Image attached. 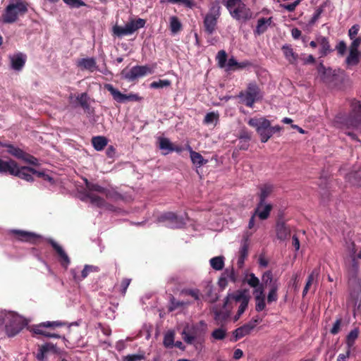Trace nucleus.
<instances>
[{"instance_id": "nucleus-23", "label": "nucleus", "mask_w": 361, "mask_h": 361, "mask_svg": "<svg viewBox=\"0 0 361 361\" xmlns=\"http://www.w3.org/2000/svg\"><path fill=\"white\" fill-rule=\"evenodd\" d=\"M145 25V20L142 18L138 19H131L126 23V26L128 30V32H129V35H132L135 31H137L138 29L142 28Z\"/></svg>"}, {"instance_id": "nucleus-51", "label": "nucleus", "mask_w": 361, "mask_h": 361, "mask_svg": "<svg viewBox=\"0 0 361 361\" xmlns=\"http://www.w3.org/2000/svg\"><path fill=\"white\" fill-rule=\"evenodd\" d=\"M318 275H319V270L318 269L313 270L312 271V273L309 275L305 287H307L308 288H310L312 282L314 281V279H316L317 278Z\"/></svg>"}, {"instance_id": "nucleus-54", "label": "nucleus", "mask_w": 361, "mask_h": 361, "mask_svg": "<svg viewBox=\"0 0 361 361\" xmlns=\"http://www.w3.org/2000/svg\"><path fill=\"white\" fill-rule=\"evenodd\" d=\"M322 7L323 6H321L316 10L315 13H314L313 16L312 17L310 21V25H313L319 18L321 14L323 12Z\"/></svg>"}, {"instance_id": "nucleus-29", "label": "nucleus", "mask_w": 361, "mask_h": 361, "mask_svg": "<svg viewBox=\"0 0 361 361\" xmlns=\"http://www.w3.org/2000/svg\"><path fill=\"white\" fill-rule=\"evenodd\" d=\"M282 50L286 59L290 63H295L298 60V55L293 51V49L288 45L282 47Z\"/></svg>"}, {"instance_id": "nucleus-25", "label": "nucleus", "mask_w": 361, "mask_h": 361, "mask_svg": "<svg viewBox=\"0 0 361 361\" xmlns=\"http://www.w3.org/2000/svg\"><path fill=\"white\" fill-rule=\"evenodd\" d=\"M50 243L61 258L63 265L67 267L70 263V259L66 253L65 252V251L63 250L62 247L52 240H50Z\"/></svg>"}, {"instance_id": "nucleus-63", "label": "nucleus", "mask_w": 361, "mask_h": 361, "mask_svg": "<svg viewBox=\"0 0 361 361\" xmlns=\"http://www.w3.org/2000/svg\"><path fill=\"white\" fill-rule=\"evenodd\" d=\"M291 35L294 39H298L301 36V31L298 28H293L291 30Z\"/></svg>"}, {"instance_id": "nucleus-14", "label": "nucleus", "mask_w": 361, "mask_h": 361, "mask_svg": "<svg viewBox=\"0 0 361 361\" xmlns=\"http://www.w3.org/2000/svg\"><path fill=\"white\" fill-rule=\"evenodd\" d=\"M262 281L267 285L270 283V290L267 295L268 302L276 301L278 299L277 290L279 283L276 280H273L271 272H266L262 276Z\"/></svg>"}, {"instance_id": "nucleus-4", "label": "nucleus", "mask_w": 361, "mask_h": 361, "mask_svg": "<svg viewBox=\"0 0 361 361\" xmlns=\"http://www.w3.org/2000/svg\"><path fill=\"white\" fill-rule=\"evenodd\" d=\"M28 4L21 0H11L5 8L2 15V19L5 23L16 22L19 16H23L27 12Z\"/></svg>"}, {"instance_id": "nucleus-28", "label": "nucleus", "mask_w": 361, "mask_h": 361, "mask_svg": "<svg viewBox=\"0 0 361 361\" xmlns=\"http://www.w3.org/2000/svg\"><path fill=\"white\" fill-rule=\"evenodd\" d=\"M92 143L96 150L101 151L106 146L108 140L105 137L97 136L92 137Z\"/></svg>"}, {"instance_id": "nucleus-35", "label": "nucleus", "mask_w": 361, "mask_h": 361, "mask_svg": "<svg viewBox=\"0 0 361 361\" xmlns=\"http://www.w3.org/2000/svg\"><path fill=\"white\" fill-rule=\"evenodd\" d=\"M112 34L114 36L117 37H122L125 35H130L126 25L124 27H121L118 25L113 26Z\"/></svg>"}, {"instance_id": "nucleus-60", "label": "nucleus", "mask_w": 361, "mask_h": 361, "mask_svg": "<svg viewBox=\"0 0 361 361\" xmlns=\"http://www.w3.org/2000/svg\"><path fill=\"white\" fill-rule=\"evenodd\" d=\"M166 1L169 3H172V4L181 3V4L188 6L190 7L192 4V1L190 0H166Z\"/></svg>"}, {"instance_id": "nucleus-33", "label": "nucleus", "mask_w": 361, "mask_h": 361, "mask_svg": "<svg viewBox=\"0 0 361 361\" xmlns=\"http://www.w3.org/2000/svg\"><path fill=\"white\" fill-rule=\"evenodd\" d=\"M209 263L214 269L221 270L224 266V257L223 256L213 257L209 260Z\"/></svg>"}, {"instance_id": "nucleus-8", "label": "nucleus", "mask_w": 361, "mask_h": 361, "mask_svg": "<svg viewBox=\"0 0 361 361\" xmlns=\"http://www.w3.org/2000/svg\"><path fill=\"white\" fill-rule=\"evenodd\" d=\"M104 87L111 93L113 99L119 103H125L127 102H140L142 99V98L137 94H123L118 90L114 88L111 84H106Z\"/></svg>"}, {"instance_id": "nucleus-49", "label": "nucleus", "mask_w": 361, "mask_h": 361, "mask_svg": "<svg viewBox=\"0 0 361 361\" xmlns=\"http://www.w3.org/2000/svg\"><path fill=\"white\" fill-rule=\"evenodd\" d=\"M212 336L214 338H224L227 336L226 330L224 328H219L212 332Z\"/></svg>"}, {"instance_id": "nucleus-38", "label": "nucleus", "mask_w": 361, "mask_h": 361, "mask_svg": "<svg viewBox=\"0 0 361 361\" xmlns=\"http://www.w3.org/2000/svg\"><path fill=\"white\" fill-rule=\"evenodd\" d=\"M252 327L249 325L243 326L240 328H238L235 330V337L236 338L238 337H244L249 334L251 331Z\"/></svg>"}, {"instance_id": "nucleus-13", "label": "nucleus", "mask_w": 361, "mask_h": 361, "mask_svg": "<svg viewBox=\"0 0 361 361\" xmlns=\"http://www.w3.org/2000/svg\"><path fill=\"white\" fill-rule=\"evenodd\" d=\"M87 193L86 198L93 204L97 206H102L103 204V200L97 195L93 194V192H104V189L98 185L89 183L87 180H85Z\"/></svg>"}, {"instance_id": "nucleus-44", "label": "nucleus", "mask_w": 361, "mask_h": 361, "mask_svg": "<svg viewBox=\"0 0 361 361\" xmlns=\"http://www.w3.org/2000/svg\"><path fill=\"white\" fill-rule=\"evenodd\" d=\"M300 0H295L293 3L289 4H280V7L287 10L288 11L292 12L295 10V8L300 4Z\"/></svg>"}, {"instance_id": "nucleus-56", "label": "nucleus", "mask_w": 361, "mask_h": 361, "mask_svg": "<svg viewBox=\"0 0 361 361\" xmlns=\"http://www.w3.org/2000/svg\"><path fill=\"white\" fill-rule=\"evenodd\" d=\"M353 42L350 46V49L358 51V48L361 45V37H357L352 39Z\"/></svg>"}, {"instance_id": "nucleus-45", "label": "nucleus", "mask_w": 361, "mask_h": 361, "mask_svg": "<svg viewBox=\"0 0 361 361\" xmlns=\"http://www.w3.org/2000/svg\"><path fill=\"white\" fill-rule=\"evenodd\" d=\"M64 3L73 8H79L85 6L82 0H63Z\"/></svg>"}, {"instance_id": "nucleus-39", "label": "nucleus", "mask_w": 361, "mask_h": 361, "mask_svg": "<svg viewBox=\"0 0 361 361\" xmlns=\"http://www.w3.org/2000/svg\"><path fill=\"white\" fill-rule=\"evenodd\" d=\"M18 238L21 240H30L31 239L36 237V235L32 233L16 231H15Z\"/></svg>"}, {"instance_id": "nucleus-15", "label": "nucleus", "mask_w": 361, "mask_h": 361, "mask_svg": "<svg viewBox=\"0 0 361 361\" xmlns=\"http://www.w3.org/2000/svg\"><path fill=\"white\" fill-rule=\"evenodd\" d=\"M153 72L154 67L149 66H136L133 67L128 73H126L125 78L129 80H133L137 78L152 74Z\"/></svg>"}, {"instance_id": "nucleus-58", "label": "nucleus", "mask_w": 361, "mask_h": 361, "mask_svg": "<svg viewBox=\"0 0 361 361\" xmlns=\"http://www.w3.org/2000/svg\"><path fill=\"white\" fill-rule=\"evenodd\" d=\"M338 52L343 55L346 51V44L344 42H340L336 47Z\"/></svg>"}, {"instance_id": "nucleus-16", "label": "nucleus", "mask_w": 361, "mask_h": 361, "mask_svg": "<svg viewBox=\"0 0 361 361\" xmlns=\"http://www.w3.org/2000/svg\"><path fill=\"white\" fill-rule=\"evenodd\" d=\"M318 77L319 79L326 84L334 82L337 77L336 71L331 68H326L322 63H319L317 67Z\"/></svg>"}, {"instance_id": "nucleus-48", "label": "nucleus", "mask_w": 361, "mask_h": 361, "mask_svg": "<svg viewBox=\"0 0 361 361\" xmlns=\"http://www.w3.org/2000/svg\"><path fill=\"white\" fill-rule=\"evenodd\" d=\"M253 294L255 295V299L265 297L263 285L260 284L258 286L254 287Z\"/></svg>"}, {"instance_id": "nucleus-47", "label": "nucleus", "mask_w": 361, "mask_h": 361, "mask_svg": "<svg viewBox=\"0 0 361 361\" xmlns=\"http://www.w3.org/2000/svg\"><path fill=\"white\" fill-rule=\"evenodd\" d=\"M341 324H342L341 318L337 319L335 321L332 328L330 329V332L333 335H336V334H338L339 332V331L341 330Z\"/></svg>"}, {"instance_id": "nucleus-27", "label": "nucleus", "mask_w": 361, "mask_h": 361, "mask_svg": "<svg viewBox=\"0 0 361 361\" xmlns=\"http://www.w3.org/2000/svg\"><path fill=\"white\" fill-rule=\"evenodd\" d=\"M274 187L271 184H264L259 187V202H265V199L273 192Z\"/></svg>"}, {"instance_id": "nucleus-7", "label": "nucleus", "mask_w": 361, "mask_h": 361, "mask_svg": "<svg viewBox=\"0 0 361 361\" xmlns=\"http://www.w3.org/2000/svg\"><path fill=\"white\" fill-rule=\"evenodd\" d=\"M248 124L255 128L262 142H267L271 138L269 121L268 119L264 117L252 118L249 119Z\"/></svg>"}, {"instance_id": "nucleus-1", "label": "nucleus", "mask_w": 361, "mask_h": 361, "mask_svg": "<svg viewBox=\"0 0 361 361\" xmlns=\"http://www.w3.org/2000/svg\"><path fill=\"white\" fill-rule=\"evenodd\" d=\"M250 295L247 290H238L228 293L225 298L222 310L216 313V318L224 320L233 314L234 321H238L248 307Z\"/></svg>"}, {"instance_id": "nucleus-3", "label": "nucleus", "mask_w": 361, "mask_h": 361, "mask_svg": "<svg viewBox=\"0 0 361 361\" xmlns=\"http://www.w3.org/2000/svg\"><path fill=\"white\" fill-rule=\"evenodd\" d=\"M5 324L6 335L16 336L27 325V320L14 312L0 311V326Z\"/></svg>"}, {"instance_id": "nucleus-61", "label": "nucleus", "mask_w": 361, "mask_h": 361, "mask_svg": "<svg viewBox=\"0 0 361 361\" xmlns=\"http://www.w3.org/2000/svg\"><path fill=\"white\" fill-rule=\"evenodd\" d=\"M359 336V331L357 328H354L350 331L348 335L347 338H357Z\"/></svg>"}, {"instance_id": "nucleus-50", "label": "nucleus", "mask_w": 361, "mask_h": 361, "mask_svg": "<svg viewBox=\"0 0 361 361\" xmlns=\"http://www.w3.org/2000/svg\"><path fill=\"white\" fill-rule=\"evenodd\" d=\"M255 302H256L255 309L257 312H261L265 308V306H266L265 297L255 298Z\"/></svg>"}, {"instance_id": "nucleus-53", "label": "nucleus", "mask_w": 361, "mask_h": 361, "mask_svg": "<svg viewBox=\"0 0 361 361\" xmlns=\"http://www.w3.org/2000/svg\"><path fill=\"white\" fill-rule=\"evenodd\" d=\"M217 59L219 61V64L221 67H224L225 66V63L226 61V54L224 51H220L217 54Z\"/></svg>"}, {"instance_id": "nucleus-40", "label": "nucleus", "mask_w": 361, "mask_h": 361, "mask_svg": "<svg viewBox=\"0 0 361 361\" xmlns=\"http://www.w3.org/2000/svg\"><path fill=\"white\" fill-rule=\"evenodd\" d=\"M76 99L83 109H89V97L86 93L78 95Z\"/></svg>"}, {"instance_id": "nucleus-36", "label": "nucleus", "mask_w": 361, "mask_h": 361, "mask_svg": "<svg viewBox=\"0 0 361 361\" xmlns=\"http://www.w3.org/2000/svg\"><path fill=\"white\" fill-rule=\"evenodd\" d=\"M359 62V52L358 51H355L350 49L349 54L346 59V63L348 65H356Z\"/></svg>"}, {"instance_id": "nucleus-59", "label": "nucleus", "mask_w": 361, "mask_h": 361, "mask_svg": "<svg viewBox=\"0 0 361 361\" xmlns=\"http://www.w3.org/2000/svg\"><path fill=\"white\" fill-rule=\"evenodd\" d=\"M223 2L226 8L231 6H236L238 3H241L242 0H223Z\"/></svg>"}, {"instance_id": "nucleus-5", "label": "nucleus", "mask_w": 361, "mask_h": 361, "mask_svg": "<svg viewBox=\"0 0 361 361\" xmlns=\"http://www.w3.org/2000/svg\"><path fill=\"white\" fill-rule=\"evenodd\" d=\"M221 16V6L219 0L213 1L210 6L209 12L205 15L204 18V27L205 31L211 35L216 27L218 19Z\"/></svg>"}, {"instance_id": "nucleus-42", "label": "nucleus", "mask_w": 361, "mask_h": 361, "mask_svg": "<svg viewBox=\"0 0 361 361\" xmlns=\"http://www.w3.org/2000/svg\"><path fill=\"white\" fill-rule=\"evenodd\" d=\"M190 302L188 301H179L175 298L171 300L170 310H176L178 307H182L188 305Z\"/></svg>"}, {"instance_id": "nucleus-21", "label": "nucleus", "mask_w": 361, "mask_h": 361, "mask_svg": "<svg viewBox=\"0 0 361 361\" xmlns=\"http://www.w3.org/2000/svg\"><path fill=\"white\" fill-rule=\"evenodd\" d=\"M236 280L234 270L233 269H226L224 273L222 274L221 278L219 279V285L220 287L224 288L227 285L228 281L235 282Z\"/></svg>"}, {"instance_id": "nucleus-62", "label": "nucleus", "mask_w": 361, "mask_h": 361, "mask_svg": "<svg viewBox=\"0 0 361 361\" xmlns=\"http://www.w3.org/2000/svg\"><path fill=\"white\" fill-rule=\"evenodd\" d=\"M247 245L246 243H244L240 250V257L245 258L247 255Z\"/></svg>"}, {"instance_id": "nucleus-22", "label": "nucleus", "mask_w": 361, "mask_h": 361, "mask_svg": "<svg viewBox=\"0 0 361 361\" xmlns=\"http://www.w3.org/2000/svg\"><path fill=\"white\" fill-rule=\"evenodd\" d=\"M77 65L81 70H88L91 72L97 68L96 61L93 58L81 59L78 61Z\"/></svg>"}, {"instance_id": "nucleus-46", "label": "nucleus", "mask_w": 361, "mask_h": 361, "mask_svg": "<svg viewBox=\"0 0 361 361\" xmlns=\"http://www.w3.org/2000/svg\"><path fill=\"white\" fill-rule=\"evenodd\" d=\"M145 358L144 354L128 355L123 357V361H137Z\"/></svg>"}, {"instance_id": "nucleus-10", "label": "nucleus", "mask_w": 361, "mask_h": 361, "mask_svg": "<svg viewBox=\"0 0 361 361\" xmlns=\"http://www.w3.org/2000/svg\"><path fill=\"white\" fill-rule=\"evenodd\" d=\"M61 325L62 324L59 322H47L34 326L32 331L37 335L55 338L58 336L53 332V329L54 327Z\"/></svg>"}, {"instance_id": "nucleus-2", "label": "nucleus", "mask_w": 361, "mask_h": 361, "mask_svg": "<svg viewBox=\"0 0 361 361\" xmlns=\"http://www.w3.org/2000/svg\"><path fill=\"white\" fill-rule=\"evenodd\" d=\"M9 173L11 175L16 176L25 180L26 181H32L33 176L42 177L44 180H51L48 175L44 172L37 171L31 167L22 166L19 167L17 163L13 160L4 161L0 159V173Z\"/></svg>"}, {"instance_id": "nucleus-12", "label": "nucleus", "mask_w": 361, "mask_h": 361, "mask_svg": "<svg viewBox=\"0 0 361 361\" xmlns=\"http://www.w3.org/2000/svg\"><path fill=\"white\" fill-rule=\"evenodd\" d=\"M4 146L7 148V152L16 158L21 159L25 162L32 165L38 164V161L35 157L30 155L29 154H27L21 149L12 145H4Z\"/></svg>"}, {"instance_id": "nucleus-32", "label": "nucleus", "mask_w": 361, "mask_h": 361, "mask_svg": "<svg viewBox=\"0 0 361 361\" xmlns=\"http://www.w3.org/2000/svg\"><path fill=\"white\" fill-rule=\"evenodd\" d=\"M219 120V114L218 112H209L206 114L204 118V123L206 125L216 126Z\"/></svg>"}, {"instance_id": "nucleus-41", "label": "nucleus", "mask_w": 361, "mask_h": 361, "mask_svg": "<svg viewBox=\"0 0 361 361\" xmlns=\"http://www.w3.org/2000/svg\"><path fill=\"white\" fill-rule=\"evenodd\" d=\"M246 281L252 288L260 285L259 280L254 274H250L246 276Z\"/></svg>"}, {"instance_id": "nucleus-37", "label": "nucleus", "mask_w": 361, "mask_h": 361, "mask_svg": "<svg viewBox=\"0 0 361 361\" xmlns=\"http://www.w3.org/2000/svg\"><path fill=\"white\" fill-rule=\"evenodd\" d=\"M159 148L161 149H166L168 152H173V147L171 141L166 137H160L159 139Z\"/></svg>"}, {"instance_id": "nucleus-24", "label": "nucleus", "mask_w": 361, "mask_h": 361, "mask_svg": "<svg viewBox=\"0 0 361 361\" xmlns=\"http://www.w3.org/2000/svg\"><path fill=\"white\" fill-rule=\"evenodd\" d=\"M99 271V269L98 267L93 266V265H85L81 272L80 276H77L76 274L75 273L74 270H72L71 272H72L73 277L75 278V280L81 281V280L85 279L89 275L90 273L98 272Z\"/></svg>"}, {"instance_id": "nucleus-11", "label": "nucleus", "mask_w": 361, "mask_h": 361, "mask_svg": "<svg viewBox=\"0 0 361 361\" xmlns=\"http://www.w3.org/2000/svg\"><path fill=\"white\" fill-rule=\"evenodd\" d=\"M206 329L207 326L202 322H200L195 325L188 324L183 329L182 335L184 336V338H195L197 337L202 336Z\"/></svg>"}, {"instance_id": "nucleus-64", "label": "nucleus", "mask_w": 361, "mask_h": 361, "mask_svg": "<svg viewBox=\"0 0 361 361\" xmlns=\"http://www.w3.org/2000/svg\"><path fill=\"white\" fill-rule=\"evenodd\" d=\"M175 343L176 342H174V340H164V345L166 348H174Z\"/></svg>"}, {"instance_id": "nucleus-6", "label": "nucleus", "mask_w": 361, "mask_h": 361, "mask_svg": "<svg viewBox=\"0 0 361 361\" xmlns=\"http://www.w3.org/2000/svg\"><path fill=\"white\" fill-rule=\"evenodd\" d=\"M263 94L255 83H250L245 92L239 94L241 102L249 107H252L255 102L262 99Z\"/></svg>"}, {"instance_id": "nucleus-55", "label": "nucleus", "mask_w": 361, "mask_h": 361, "mask_svg": "<svg viewBox=\"0 0 361 361\" xmlns=\"http://www.w3.org/2000/svg\"><path fill=\"white\" fill-rule=\"evenodd\" d=\"M152 329V328L151 326H143V328L141 329V331L140 332V336L142 337H145V338H149V337L152 336V335L150 334V330Z\"/></svg>"}, {"instance_id": "nucleus-19", "label": "nucleus", "mask_w": 361, "mask_h": 361, "mask_svg": "<svg viewBox=\"0 0 361 361\" xmlns=\"http://www.w3.org/2000/svg\"><path fill=\"white\" fill-rule=\"evenodd\" d=\"M272 23V18H261L258 19L255 33L257 35H260L266 32L268 27Z\"/></svg>"}, {"instance_id": "nucleus-43", "label": "nucleus", "mask_w": 361, "mask_h": 361, "mask_svg": "<svg viewBox=\"0 0 361 361\" xmlns=\"http://www.w3.org/2000/svg\"><path fill=\"white\" fill-rule=\"evenodd\" d=\"M171 85V82L169 80H159V81L153 82L150 84L152 88H162L168 87Z\"/></svg>"}, {"instance_id": "nucleus-9", "label": "nucleus", "mask_w": 361, "mask_h": 361, "mask_svg": "<svg viewBox=\"0 0 361 361\" xmlns=\"http://www.w3.org/2000/svg\"><path fill=\"white\" fill-rule=\"evenodd\" d=\"M226 8L228 10L230 15L237 20L247 21L252 18V11L243 2L238 3L236 6H231V7Z\"/></svg>"}, {"instance_id": "nucleus-30", "label": "nucleus", "mask_w": 361, "mask_h": 361, "mask_svg": "<svg viewBox=\"0 0 361 361\" xmlns=\"http://www.w3.org/2000/svg\"><path fill=\"white\" fill-rule=\"evenodd\" d=\"M317 42L320 46V55L321 56H326L329 52H330V45L326 37H320L317 38Z\"/></svg>"}, {"instance_id": "nucleus-20", "label": "nucleus", "mask_w": 361, "mask_h": 361, "mask_svg": "<svg viewBox=\"0 0 361 361\" xmlns=\"http://www.w3.org/2000/svg\"><path fill=\"white\" fill-rule=\"evenodd\" d=\"M50 353H60L54 345L51 343H46L40 348L39 353L37 354V358L40 361H43L47 355Z\"/></svg>"}, {"instance_id": "nucleus-17", "label": "nucleus", "mask_w": 361, "mask_h": 361, "mask_svg": "<svg viewBox=\"0 0 361 361\" xmlns=\"http://www.w3.org/2000/svg\"><path fill=\"white\" fill-rule=\"evenodd\" d=\"M271 209L272 206L270 204H267L265 202H259L255 209V214L258 216L260 219L264 220L269 217Z\"/></svg>"}, {"instance_id": "nucleus-26", "label": "nucleus", "mask_w": 361, "mask_h": 361, "mask_svg": "<svg viewBox=\"0 0 361 361\" xmlns=\"http://www.w3.org/2000/svg\"><path fill=\"white\" fill-rule=\"evenodd\" d=\"M290 228L283 223L276 225V234L280 240H285L290 235Z\"/></svg>"}, {"instance_id": "nucleus-34", "label": "nucleus", "mask_w": 361, "mask_h": 361, "mask_svg": "<svg viewBox=\"0 0 361 361\" xmlns=\"http://www.w3.org/2000/svg\"><path fill=\"white\" fill-rule=\"evenodd\" d=\"M169 26L172 33L178 32L182 28V24L176 16H171L169 18Z\"/></svg>"}, {"instance_id": "nucleus-52", "label": "nucleus", "mask_w": 361, "mask_h": 361, "mask_svg": "<svg viewBox=\"0 0 361 361\" xmlns=\"http://www.w3.org/2000/svg\"><path fill=\"white\" fill-rule=\"evenodd\" d=\"M131 279H124L122 280L120 287H119V291L121 293L122 295H125L127 290L128 287L129 286L130 283Z\"/></svg>"}, {"instance_id": "nucleus-57", "label": "nucleus", "mask_w": 361, "mask_h": 361, "mask_svg": "<svg viewBox=\"0 0 361 361\" xmlns=\"http://www.w3.org/2000/svg\"><path fill=\"white\" fill-rule=\"evenodd\" d=\"M359 31V26L357 25H355L352 26L349 31H348V35L350 39H353L354 38H357L356 35H357Z\"/></svg>"}, {"instance_id": "nucleus-31", "label": "nucleus", "mask_w": 361, "mask_h": 361, "mask_svg": "<svg viewBox=\"0 0 361 361\" xmlns=\"http://www.w3.org/2000/svg\"><path fill=\"white\" fill-rule=\"evenodd\" d=\"M190 159L192 164L198 167L202 166L207 162L199 152L193 150H190Z\"/></svg>"}, {"instance_id": "nucleus-18", "label": "nucleus", "mask_w": 361, "mask_h": 361, "mask_svg": "<svg viewBox=\"0 0 361 361\" xmlns=\"http://www.w3.org/2000/svg\"><path fill=\"white\" fill-rule=\"evenodd\" d=\"M9 58L11 67L15 71H20L25 63L26 56L22 53H17Z\"/></svg>"}]
</instances>
